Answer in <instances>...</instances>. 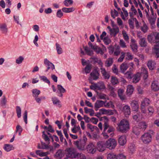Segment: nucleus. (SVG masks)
<instances>
[{
	"instance_id": "nucleus-24",
	"label": "nucleus",
	"mask_w": 159,
	"mask_h": 159,
	"mask_svg": "<svg viewBox=\"0 0 159 159\" xmlns=\"http://www.w3.org/2000/svg\"><path fill=\"white\" fill-rule=\"evenodd\" d=\"M33 96L34 98L38 97L40 94V91L36 89H34L32 90Z\"/></svg>"
},
{
	"instance_id": "nucleus-50",
	"label": "nucleus",
	"mask_w": 159,
	"mask_h": 159,
	"mask_svg": "<svg viewBox=\"0 0 159 159\" xmlns=\"http://www.w3.org/2000/svg\"><path fill=\"white\" fill-rule=\"evenodd\" d=\"M63 15V13L61 11V10L59 9L57 11L56 13V16L57 17L61 18Z\"/></svg>"
},
{
	"instance_id": "nucleus-13",
	"label": "nucleus",
	"mask_w": 159,
	"mask_h": 159,
	"mask_svg": "<svg viewBox=\"0 0 159 159\" xmlns=\"http://www.w3.org/2000/svg\"><path fill=\"white\" fill-rule=\"evenodd\" d=\"M133 82L136 83L139 81L140 80V74L139 72L134 75L132 76Z\"/></svg>"
},
{
	"instance_id": "nucleus-43",
	"label": "nucleus",
	"mask_w": 159,
	"mask_h": 159,
	"mask_svg": "<svg viewBox=\"0 0 159 159\" xmlns=\"http://www.w3.org/2000/svg\"><path fill=\"white\" fill-rule=\"evenodd\" d=\"M117 155L113 153H111L107 154V159H116Z\"/></svg>"
},
{
	"instance_id": "nucleus-57",
	"label": "nucleus",
	"mask_w": 159,
	"mask_h": 159,
	"mask_svg": "<svg viewBox=\"0 0 159 159\" xmlns=\"http://www.w3.org/2000/svg\"><path fill=\"white\" fill-rule=\"evenodd\" d=\"M125 75L126 78L128 79H131L132 78V73L131 71H127L125 74Z\"/></svg>"
},
{
	"instance_id": "nucleus-37",
	"label": "nucleus",
	"mask_w": 159,
	"mask_h": 159,
	"mask_svg": "<svg viewBox=\"0 0 159 159\" xmlns=\"http://www.w3.org/2000/svg\"><path fill=\"white\" fill-rule=\"evenodd\" d=\"M111 82L113 85H115L119 83L118 79L116 77L114 76H111Z\"/></svg>"
},
{
	"instance_id": "nucleus-23",
	"label": "nucleus",
	"mask_w": 159,
	"mask_h": 159,
	"mask_svg": "<svg viewBox=\"0 0 159 159\" xmlns=\"http://www.w3.org/2000/svg\"><path fill=\"white\" fill-rule=\"evenodd\" d=\"M140 46L142 47H146L147 46V42L146 41V39L144 38H141L139 42Z\"/></svg>"
},
{
	"instance_id": "nucleus-52",
	"label": "nucleus",
	"mask_w": 159,
	"mask_h": 159,
	"mask_svg": "<svg viewBox=\"0 0 159 159\" xmlns=\"http://www.w3.org/2000/svg\"><path fill=\"white\" fill-rule=\"evenodd\" d=\"M114 15L113 14V10H111V16L114 19L115 18V16H118V12L115 9L114 10Z\"/></svg>"
},
{
	"instance_id": "nucleus-1",
	"label": "nucleus",
	"mask_w": 159,
	"mask_h": 159,
	"mask_svg": "<svg viewBox=\"0 0 159 159\" xmlns=\"http://www.w3.org/2000/svg\"><path fill=\"white\" fill-rule=\"evenodd\" d=\"M118 127L120 131L125 133L129 129V122L127 120H122L118 125Z\"/></svg>"
},
{
	"instance_id": "nucleus-62",
	"label": "nucleus",
	"mask_w": 159,
	"mask_h": 159,
	"mask_svg": "<svg viewBox=\"0 0 159 159\" xmlns=\"http://www.w3.org/2000/svg\"><path fill=\"white\" fill-rule=\"evenodd\" d=\"M121 54L122 55L118 60V61L119 62H122L123 60V59H124L125 57V54L124 52H122Z\"/></svg>"
},
{
	"instance_id": "nucleus-30",
	"label": "nucleus",
	"mask_w": 159,
	"mask_h": 159,
	"mask_svg": "<svg viewBox=\"0 0 159 159\" xmlns=\"http://www.w3.org/2000/svg\"><path fill=\"white\" fill-rule=\"evenodd\" d=\"M83 48L87 54L89 56H92L93 53L92 50H90L87 46H83Z\"/></svg>"
},
{
	"instance_id": "nucleus-54",
	"label": "nucleus",
	"mask_w": 159,
	"mask_h": 159,
	"mask_svg": "<svg viewBox=\"0 0 159 159\" xmlns=\"http://www.w3.org/2000/svg\"><path fill=\"white\" fill-rule=\"evenodd\" d=\"M24 59V57L22 56H20L16 60V63L18 64H21Z\"/></svg>"
},
{
	"instance_id": "nucleus-14",
	"label": "nucleus",
	"mask_w": 159,
	"mask_h": 159,
	"mask_svg": "<svg viewBox=\"0 0 159 159\" xmlns=\"http://www.w3.org/2000/svg\"><path fill=\"white\" fill-rule=\"evenodd\" d=\"M150 102V100L146 98H144L141 102V106L143 107H145L148 106Z\"/></svg>"
},
{
	"instance_id": "nucleus-45",
	"label": "nucleus",
	"mask_w": 159,
	"mask_h": 159,
	"mask_svg": "<svg viewBox=\"0 0 159 159\" xmlns=\"http://www.w3.org/2000/svg\"><path fill=\"white\" fill-rule=\"evenodd\" d=\"M73 1L72 0H65L63 3L65 6L66 7H68L70 5L72 4L73 3Z\"/></svg>"
},
{
	"instance_id": "nucleus-17",
	"label": "nucleus",
	"mask_w": 159,
	"mask_h": 159,
	"mask_svg": "<svg viewBox=\"0 0 159 159\" xmlns=\"http://www.w3.org/2000/svg\"><path fill=\"white\" fill-rule=\"evenodd\" d=\"M52 100L53 104L56 105L59 107H61V102L57 97H54L52 98Z\"/></svg>"
},
{
	"instance_id": "nucleus-42",
	"label": "nucleus",
	"mask_w": 159,
	"mask_h": 159,
	"mask_svg": "<svg viewBox=\"0 0 159 159\" xmlns=\"http://www.w3.org/2000/svg\"><path fill=\"white\" fill-rule=\"evenodd\" d=\"M113 63V59L112 58H109L108 60H107L106 61V66L108 67H110L112 65Z\"/></svg>"
},
{
	"instance_id": "nucleus-18",
	"label": "nucleus",
	"mask_w": 159,
	"mask_h": 159,
	"mask_svg": "<svg viewBox=\"0 0 159 159\" xmlns=\"http://www.w3.org/2000/svg\"><path fill=\"white\" fill-rule=\"evenodd\" d=\"M122 111L124 112L125 115H129L130 113L129 107L127 105H125L123 107Z\"/></svg>"
},
{
	"instance_id": "nucleus-33",
	"label": "nucleus",
	"mask_w": 159,
	"mask_h": 159,
	"mask_svg": "<svg viewBox=\"0 0 159 159\" xmlns=\"http://www.w3.org/2000/svg\"><path fill=\"white\" fill-rule=\"evenodd\" d=\"M39 78L40 79V80H42L44 82L48 84L49 85L50 84V81L45 76H39Z\"/></svg>"
},
{
	"instance_id": "nucleus-20",
	"label": "nucleus",
	"mask_w": 159,
	"mask_h": 159,
	"mask_svg": "<svg viewBox=\"0 0 159 159\" xmlns=\"http://www.w3.org/2000/svg\"><path fill=\"white\" fill-rule=\"evenodd\" d=\"M7 100L6 97L5 96H3V97L0 100V105L1 106L4 108H6V104Z\"/></svg>"
},
{
	"instance_id": "nucleus-28",
	"label": "nucleus",
	"mask_w": 159,
	"mask_h": 159,
	"mask_svg": "<svg viewBox=\"0 0 159 159\" xmlns=\"http://www.w3.org/2000/svg\"><path fill=\"white\" fill-rule=\"evenodd\" d=\"M134 87L132 85H128L127 87L126 92L128 95H131L133 92Z\"/></svg>"
},
{
	"instance_id": "nucleus-46",
	"label": "nucleus",
	"mask_w": 159,
	"mask_h": 159,
	"mask_svg": "<svg viewBox=\"0 0 159 159\" xmlns=\"http://www.w3.org/2000/svg\"><path fill=\"white\" fill-rule=\"evenodd\" d=\"M57 89L61 93H64L66 92V90L60 84L57 85Z\"/></svg>"
},
{
	"instance_id": "nucleus-59",
	"label": "nucleus",
	"mask_w": 159,
	"mask_h": 159,
	"mask_svg": "<svg viewBox=\"0 0 159 159\" xmlns=\"http://www.w3.org/2000/svg\"><path fill=\"white\" fill-rule=\"evenodd\" d=\"M156 17L155 18H148V20L151 25H154L155 24Z\"/></svg>"
},
{
	"instance_id": "nucleus-41",
	"label": "nucleus",
	"mask_w": 159,
	"mask_h": 159,
	"mask_svg": "<svg viewBox=\"0 0 159 159\" xmlns=\"http://www.w3.org/2000/svg\"><path fill=\"white\" fill-rule=\"evenodd\" d=\"M95 92L97 95L99 97V98L101 99H106V95L102 93H99L98 91H95Z\"/></svg>"
},
{
	"instance_id": "nucleus-56",
	"label": "nucleus",
	"mask_w": 159,
	"mask_h": 159,
	"mask_svg": "<svg viewBox=\"0 0 159 159\" xmlns=\"http://www.w3.org/2000/svg\"><path fill=\"white\" fill-rule=\"evenodd\" d=\"M128 23L130 28L132 29H134V21H132L131 19H129L128 20Z\"/></svg>"
},
{
	"instance_id": "nucleus-35",
	"label": "nucleus",
	"mask_w": 159,
	"mask_h": 159,
	"mask_svg": "<svg viewBox=\"0 0 159 159\" xmlns=\"http://www.w3.org/2000/svg\"><path fill=\"white\" fill-rule=\"evenodd\" d=\"M130 48L132 49V51L134 53H136L137 52L138 50V46L135 43H132L130 45Z\"/></svg>"
},
{
	"instance_id": "nucleus-61",
	"label": "nucleus",
	"mask_w": 159,
	"mask_h": 159,
	"mask_svg": "<svg viewBox=\"0 0 159 159\" xmlns=\"http://www.w3.org/2000/svg\"><path fill=\"white\" fill-rule=\"evenodd\" d=\"M120 44L121 47L123 48H126V46L125 45V43L122 39L120 40Z\"/></svg>"
},
{
	"instance_id": "nucleus-9",
	"label": "nucleus",
	"mask_w": 159,
	"mask_h": 159,
	"mask_svg": "<svg viewBox=\"0 0 159 159\" xmlns=\"http://www.w3.org/2000/svg\"><path fill=\"white\" fill-rule=\"evenodd\" d=\"M99 75L97 68L94 69L90 74L91 76L94 80H97L99 78Z\"/></svg>"
},
{
	"instance_id": "nucleus-26",
	"label": "nucleus",
	"mask_w": 159,
	"mask_h": 159,
	"mask_svg": "<svg viewBox=\"0 0 159 159\" xmlns=\"http://www.w3.org/2000/svg\"><path fill=\"white\" fill-rule=\"evenodd\" d=\"M75 10V8L73 7L68 8L64 7L62 8V11L65 13L71 12L74 11Z\"/></svg>"
},
{
	"instance_id": "nucleus-32",
	"label": "nucleus",
	"mask_w": 159,
	"mask_h": 159,
	"mask_svg": "<svg viewBox=\"0 0 159 159\" xmlns=\"http://www.w3.org/2000/svg\"><path fill=\"white\" fill-rule=\"evenodd\" d=\"M147 65L150 70H153L154 69V63L152 61H148Z\"/></svg>"
},
{
	"instance_id": "nucleus-15",
	"label": "nucleus",
	"mask_w": 159,
	"mask_h": 159,
	"mask_svg": "<svg viewBox=\"0 0 159 159\" xmlns=\"http://www.w3.org/2000/svg\"><path fill=\"white\" fill-rule=\"evenodd\" d=\"M101 72L104 78L106 79H108L110 77V75L107 73L105 68H101Z\"/></svg>"
},
{
	"instance_id": "nucleus-16",
	"label": "nucleus",
	"mask_w": 159,
	"mask_h": 159,
	"mask_svg": "<svg viewBox=\"0 0 159 159\" xmlns=\"http://www.w3.org/2000/svg\"><path fill=\"white\" fill-rule=\"evenodd\" d=\"M0 30L3 33L6 34L7 33L8 31V28L6 24L3 23L0 24Z\"/></svg>"
},
{
	"instance_id": "nucleus-12",
	"label": "nucleus",
	"mask_w": 159,
	"mask_h": 159,
	"mask_svg": "<svg viewBox=\"0 0 159 159\" xmlns=\"http://www.w3.org/2000/svg\"><path fill=\"white\" fill-rule=\"evenodd\" d=\"M152 90L154 92L157 91L159 90V86L157 81H153L151 85Z\"/></svg>"
},
{
	"instance_id": "nucleus-44",
	"label": "nucleus",
	"mask_w": 159,
	"mask_h": 159,
	"mask_svg": "<svg viewBox=\"0 0 159 159\" xmlns=\"http://www.w3.org/2000/svg\"><path fill=\"white\" fill-rule=\"evenodd\" d=\"M127 68L128 66L126 64L123 63L120 66V69L123 73H124Z\"/></svg>"
},
{
	"instance_id": "nucleus-6",
	"label": "nucleus",
	"mask_w": 159,
	"mask_h": 159,
	"mask_svg": "<svg viewBox=\"0 0 159 159\" xmlns=\"http://www.w3.org/2000/svg\"><path fill=\"white\" fill-rule=\"evenodd\" d=\"M86 148L88 152L91 154L94 153L96 150L95 146L92 143L87 145Z\"/></svg>"
},
{
	"instance_id": "nucleus-51",
	"label": "nucleus",
	"mask_w": 159,
	"mask_h": 159,
	"mask_svg": "<svg viewBox=\"0 0 159 159\" xmlns=\"http://www.w3.org/2000/svg\"><path fill=\"white\" fill-rule=\"evenodd\" d=\"M46 153L42 152L40 150H37L36 153L37 155H39L40 157H44L46 156Z\"/></svg>"
},
{
	"instance_id": "nucleus-60",
	"label": "nucleus",
	"mask_w": 159,
	"mask_h": 159,
	"mask_svg": "<svg viewBox=\"0 0 159 159\" xmlns=\"http://www.w3.org/2000/svg\"><path fill=\"white\" fill-rule=\"evenodd\" d=\"M116 159H126V157L123 154H120L117 156Z\"/></svg>"
},
{
	"instance_id": "nucleus-27",
	"label": "nucleus",
	"mask_w": 159,
	"mask_h": 159,
	"mask_svg": "<svg viewBox=\"0 0 159 159\" xmlns=\"http://www.w3.org/2000/svg\"><path fill=\"white\" fill-rule=\"evenodd\" d=\"M124 92V91L123 89H119L118 90V96L122 100H124L125 99V96L122 95Z\"/></svg>"
},
{
	"instance_id": "nucleus-47",
	"label": "nucleus",
	"mask_w": 159,
	"mask_h": 159,
	"mask_svg": "<svg viewBox=\"0 0 159 159\" xmlns=\"http://www.w3.org/2000/svg\"><path fill=\"white\" fill-rule=\"evenodd\" d=\"M103 40L104 43L106 45H108L111 42V40L108 38V36H106L104 37Z\"/></svg>"
},
{
	"instance_id": "nucleus-49",
	"label": "nucleus",
	"mask_w": 159,
	"mask_h": 159,
	"mask_svg": "<svg viewBox=\"0 0 159 159\" xmlns=\"http://www.w3.org/2000/svg\"><path fill=\"white\" fill-rule=\"evenodd\" d=\"M140 129L142 130H145L148 126L146 124L145 122H143L140 123Z\"/></svg>"
},
{
	"instance_id": "nucleus-64",
	"label": "nucleus",
	"mask_w": 159,
	"mask_h": 159,
	"mask_svg": "<svg viewBox=\"0 0 159 159\" xmlns=\"http://www.w3.org/2000/svg\"><path fill=\"white\" fill-rule=\"evenodd\" d=\"M154 53L156 54V57L157 58L159 57V49L158 48H155V50H154Z\"/></svg>"
},
{
	"instance_id": "nucleus-2",
	"label": "nucleus",
	"mask_w": 159,
	"mask_h": 159,
	"mask_svg": "<svg viewBox=\"0 0 159 159\" xmlns=\"http://www.w3.org/2000/svg\"><path fill=\"white\" fill-rule=\"evenodd\" d=\"M65 151L67 152V157L70 158H76L79 154V153L76 152L75 148H66Z\"/></svg>"
},
{
	"instance_id": "nucleus-53",
	"label": "nucleus",
	"mask_w": 159,
	"mask_h": 159,
	"mask_svg": "<svg viewBox=\"0 0 159 159\" xmlns=\"http://www.w3.org/2000/svg\"><path fill=\"white\" fill-rule=\"evenodd\" d=\"M155 35L151 34L149 35L148 37V39L149 43H151L154 41V36Z\"/></svg>"
},
{
	"instance_id": "nucleus-63",
	"label": "nucleus",
	"mask_w": 159,
	"mask_h": 159,
	"mask_svg": "<svg viewBox=\"0 0 159 159\" xmlns=\"http://www.w3.org/2000/svg\"><path fill=\"white\" fill-rule=\"evenodd\" d=\"M90 121L94 124H97L98 121V119L95 117H92L90 119Z\"/></svg>"
},
{
	"instance_id": "nucleus-31",
	"label": "nucleus",
	"mask_w": 159,
	"mask_h": 159,
	"mask_svg": "<svg viewBox=\"0 0 159 159\" xmlns=\"http://www.w3.org/2000/svg\"><path fill=\"white\" fill-rule=\"evenodd\" d=\"M129 151L131 154H133L135 151V146L133 144H131L128 147Z\"/></svg>"
},
{
	"instance_id": "nucleus-29",
	"label": "nucleus",
	"mask_w": 159,
	"mask_h": 159,
	"mask_svg": "<svg viewBox=\"0 0 159 159\" xmlns=\"http://www.w3.org/2000/svg\"><path fill=\"white\" fill-rule=\"evenodd\" d=\"M84 110L85 112L87 114L89 112H90V116H93L94 113V111L92 109H88L87 107L84 108Z\"/></svg>"
},
{
	"instance_id": "nucleus-3",
	"label": "nucleus",
	"mask_w": 159,
	"mask_h": 159,
	"mask_svg": "<svg viewBox=\"0 0 159 159\" xmlns=\"http://www.w3.org/2000/svg\"><path fill=\"white\" fill-rule=\"evenodd\" d=\"M141 139L143 142L145 144H149L152 140V136L148 133H145L141 136Z\"/></svg>"
},
{
	"instance_id": "nucleus-7",
	"label": "nucleus",
	"mask_w": 159,
	"mask_h": 159,
	"mask_svg": "<svg viewBox=\"0 0 159 159\" xmlns=\"http://www.w3.org/2000/svg\"><path fill=\"white\" fill-rule=\"evenodd\" d=\"M106 147V143L103 141H100L97 143V149L99 152H102L105 150Z\"/></svg>"
},
{
	"instance_id": "nucleus-39",
	"label": "nucleus",
	"mask_w": 159,
	"mask_h": 159,
	"mask_svg": "<svg viewBox=\"0 0 159 159\" xmlns=\"http://www.w3.org/2000/svg\"><path fill=\"white\" fill-rule=\"evenodd\" d=\"M131 107L134 110L139 108V105L137 101H133L131 104Z\"/></svg>"
},
{
	"instance_id": "nucleus-40",
	"label": "nucleus",
	"mask_w": 159,
	"mask_h": 159,
	"mask_svg": "<svg viewBox=\"0 0 159 159\" xmlns=\"http://www.w3.org/2000/svg\"><path fill=\"white\" fill-rule=\"evenodd\" d=\"M56 46L57 53L58 54H61L62 52V48L61 47L60 45L57 43H56Z\"/></svg>"
},
{
	"instance_id": "nucleus-36",
	"label": "nucleus",
	"mask_w": 159,
	"mask_h": 159,
	"mask_svg": "<svg viewBox=\"0 0 159 159\" xmlns=\"http://www.w3.org/2000/svg\"><path fill=\"white\" fill-rule=\"evenodd\" d=\"M103 118L106 120V121L105 122L104 124V129L103 132H105L107 129L109 127V125H108L107 122L108 121V119L106 116H104Z\"/></svg>"
},
{
	"instance_id": "nucleus-34",
	"label": "nucleus",
	"mask_w": 159,
	"mask_h": 159,
	"mask_svg": "<svg viewBox=\"0 0 159 159\" xmlns=\"http://www.w3.org/2000/svg\"><path fill=\"white\" fill-rule=\"evenodd\" d=\"M141 131V129L137 127H133L132 130L133 132L137 135H139Z\"/></svg>"
},
{
	"instance_id": "nucleus-25",
	"label": "nucleus",
	"mask_w": 159,
	"mask_h": 159,
	"mask_svg": "<svg viewBox=\"0 0 159 159\" xmlns=\"http://www.w3.org/2000/svg\"><path fill=\"white\" fill-rule=\"evenodd\" d=\"M95 88H97L98 90H101L102 89H106L104 83L101 82L99 83L98 85H95Z\"/></svg>"
},
{
	"instance_id": "nucleus-11",
	"label": "nucleus",
	"mask_w": 159,
	"mask_h": 159,
	"mask_svg": "<svg viewBox=\"0 0 159 159\" xmlns=\"http://www.w3.org/2000/svg\"><path fill=\"white\" fill-rule=\"evenodd\" d=\"M118 142L120 145H124L126 143V136L124 135L120 136L118 139Z\"/></svg>"
},
{
	"instance_id": "nucleus-8",
	"label": "nucleus",
	"mask_w": 159,
	"mask_h": 159,
	"mask_svg": "<svg viewBox=\"0 0 159 159\" xmlns=\"http://www.w3.org/2000/svg\"><path fill=\"white\" fill-rule=\"evenodd\" d=\"M64 155L65 153L64 150L62 149H59L56 152L54 157L57 159H61Z\"/></svg>"
},
{
	"instance_id": "nucleus-38",
	"label": "nucleus",
	"mask_w": 159,
	"mask_h": 159,
	"mask_svg": "<svg viewBox=\"0 0 159 159\" xmlns=\"http://www.w3.org/2000/svg\"><path fill=\"white\" fill-rule=\"evenodd\" d=\"M16 111L18 118H20L21 116V110L20 107L19 106H16Z\"/></svg>"
},
{
	"instance_id": "nucleus-5",
	"label": "nucleus",
	"mask_w": 159,
	"mask_h": 159,
	"mask_svg": "<svg viewBox=\"0 0 159 159\" xmlns=\"http://www.w3.org/2000/svg\"><path fill=\"white\" fill-rule=\"evenodd\" d=\"M86 142L80 139V142L77 140L74 143L79 150L82 151L84 150L85 147L86 145Z\"/></svg>"
},
{
	"instance_id": "nucleus-21",
	"label": "nucleus",
	"mask_w": 159,
	"mask_h": 159,
	"mask_svg": "<svg viewBox=\"0 0 159 159\" xmlns=\"http://www.w3.org/2000/svg\"><path fill=\"white\" fill-rule=\"evenodd\" d=\"M110 32L111 35L115 37L119 32V28L117 26H116V28L112 29V30Z\"/></svg>"
},
{
	"instance_id": "nucleus-10",
	"label": "nucleus",
	"mask_w": 159,
	"mask_h": 159,
	"mask_svg": "<svg viewBox=\"0 0 159 159\" xmlns=\"http://www.w3.org/2000/svg\"><path fill=\"white\" fill-rule=\"evenodd\" d=\"M107 101H104L102 100H97L94 104L95 108L98 109L101 107H102L103 105Z\"/></svg>"
},
{
	"instance_id": "nucleus-48",
	"label": "nucleus",
	"mask_w": 159,
	"mask_h": 159,
	"mask_svg": "<svg viewBox=\"0 0 159 159\" xmlns=\"http://www.w3.org/2000/svg\"><path fill=\"white\" fill-rule=\"evenodd\" d=\"M91 65L88 64L84 68L85 72L86 73L88 74L90 73L91 69Z\"/></svg>"
},
{
	"instance_id": "nucleus-4",
	"label": "nucleus",
	"mask_w": 159,
	"mask_h": 159,
	"mask_svg": "<svg viewBox=\"0 0 159 159\" xmlns=\"http://www.w3.org/2000/svg\"><path fill=\"white\" fill-rule=\"evenodd\" d=\"M106 147L109 149H114L116 145V142L113 139H110L106 142Z\"/></svg>"
},
{
	"instance_id": "nucleus-22",
	"label": "nucleus",
	"mask_w": 159,
	"mask_h": 159,
	"mask_svg": "<svg viewBox=\"0 0 159 159\" xmlns=\"http://www.w3.org/2000/svg\"><path fill=\"white\" fill-rule=\"evenodd\" d=\"M3 148L7 152H9L11 150L14 149L13 146L9 144H5Z\"/></svg>"
},
{
	"instance_id": "nucleus-55",
	"label": "nucleus",
	"mask_w": 159,
	"mask_h": 159,
	"mask_svg": "<svg viewBox=\"0 0 159 159\" xmlns=\"http://www.w3.org/2000/svg\"><path fill=\"white\" fill-rule=\"evenodd\" d=\"M148 113L149 115H152L154 112V110L153 107H149L148 108Z\"/></svg>"
},
{
	"instance_id": "nucleus-58",
	"label": "nucleus",
	"mask_w": 159,
	"mask_h": 159,
	"mask_svg": "<svg viewBox=\"0 0 159 159\" xmlns=\"http://www.w3.org/2000/svg\"><path fill=\"white\" fill-rule=\"evenodd\" d=\"M23 118L24 121L26 124L27 123V111L26 110L25 111L23 114Z\"/></svg>"
},
{
	"instance_id": "nucleus-19",
	"label": "nucleus",
	"mask_w": 159,
	"mask_h": 159,
	"mask_svg": "<svg viewBox=\"0 0 159 159\" xmlns=\"http://www.w3.org/2000/svg\"><path fill=\"white\" fill-rule=\"evenodd\" d=\"M41 146H40L39 143L38 145V148L39 149H48L49 146L47 145L46 143L42 141H41Z\"/></svg>"
}]
</instances>
